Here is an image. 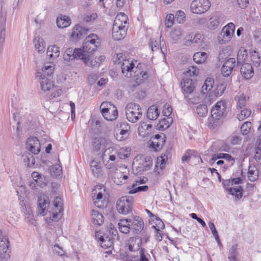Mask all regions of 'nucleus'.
Segmentation results:
<instances>
[{
  "mask_svg": "<svg viewBox=\"0 0 261 261\" xmlns=\"http://www.w3.org/2000/svg\"><path fill=\"white\" fill-rule=\"evenodd\" d=\"M219 24V17L217 16H213L210 18L207 25L209 29L214 30L218 28Z\"/></svg>",
  "mask_w": 261,
  "mask_h": 261,
  "instance_id": "obj_41",
  "label": "nucleus"
},
{
  "mask_svg": "<svg viewBox=\"0 0 261 261\" xmlns=\"http://www.w3.org/2000/svg\"><path fill=\"white\" fill-rule=\"evenodd\" d=\"M111 143V140L102 137L94 138L92 141V146L95 150H102V151L107 146H109Z\"/></svg>",
  "mask_w": 261,
  "mask_h": 261,
  "instance_id": "obj_21",
  "label": "nucleus"
},
{
  "mask_svg": "<svg viewBox=\"0 0 261 261\" xmlns=\"http://www.w3.org/2000/svg\"><path fill=\"white\" fill-rule=\"evenodd\" d=\"M99 44L97 36L94 34H89L86 38L82 48V51L86 53H92L96 49Z\"/></svg>",
  "mask_w": 261,
  "mask_h": 261,
  "instance_id": "obj_10",
  "label": "nucleus"
},
{
  "mask_svg": "<svg viewBox=\"0 0 261 261\" xmlns=\"http://www.w3.org/2000/svg\"><path fill=\"white\" fill-rule=\"evenodd\" d=\"M208 224L210 229H211L212 233L213 235L214 236L216 241L217 242V243L219 245H221V242H220V239H219V236L218 234V232L216 229L214 224L212 222H209Z\"/></svg>",
  "mask_w": 261,
  "mask_h": 261,
  "instance_id": "obj_56",
  "label": "nucleus"
},
{
  "mask_svg": "<svg viewBox=\"0 0 261 261\" xmlns=\"http://www.w3.org/2000/svg\"><path fill=\"white\" fill-rule=\"evenodd\" d=\"M101 113L104 118L109 121H113L117 118L118 111L116 107L110 102H102L100 106Z\"/></svg>",
  "mask_w": 261,
  "mask_h": 261,
  "instance_id": "obj_7",
  "label": "nucleus"
},
{
  "mask_svg": "<svg viewBox=\"0 0 261 261\" xmlns=\"http://www.w3.org/2000/svg\"><path fill=\"white\" fill-rule=\"evenodd\" d=\"M50 172L54 176H60L62 172V167L59 164L54 165L50 168Z\"/></svg>",
  "mask_w": 261,
  "mask_h": 261,
  "instance_id": "obj_51",
  "label": "nucleus"
},
{
  "mask_svg": "<svg viewBox=\"0 0 261 261\" xmlns=\"http://www.w3.org/2000/svg\"><path fill=\"white\" fill-rule=\"evenodd\" d=\"M108 196L106 187L103 185H96L92 191V198L94 205L98 208L104 207Z\"/></svg>",
  "mask_w": 261,
  "mask_h": 261,
  "instance_id": "obj_5",
  "label": "nucleus"
},
{
  "mask_svg": "<svg viewBox=\"0 0 261 261\" xmlns=\"http://www.w3.org/2000/svg\"><path fill=\"white\" fill-rule=\"evenodd\" d=\"M127 178V174L120 171L116 172L114 176V182L117 185L125 183Z\"/></svg>",
  "mask_w": 261,
  "mask_h": 261,
  "instance_id": "obj_36",
  "label": "nucleus"
},
{
  "mask_svg": "<svg viewBox=\"0 0 261 261\" xmlns=\"http://www.w3.org/2000/svg\"><path fill=\"white\" fill-rule=\"evenodd\" d=\"M133 199L129 196H122L116 202V208L119 213L126 215L132 210Z\"/></svg>",
  "mask_w": 261,
  "mask_h": 261,
  "instance_id": "obj_9",
  "label": "nucleus"
},
{
  "mask_svg": "<svg viewBox=\"0 0 261 261\" xmlns=\"http://www.w3.org/2000/svg\"><path fill=\"white\" fill-rule=\"evenodd\" d=\"M113 144L112 143V142L111 141V143L110 144L109 146H107V147L104 149L103 152L102 154V159L105 162L107 160V157L108 158L109 155H111L114 153H116V150L115 149V148L112 146Z\"/></svg>",
  "mask_w": 261,
  "mask_h": 261,
  "instance_id": "obj_43",
  "label": "nucleus"
},
{
  "mask_svg": "<svg viewBox=\"0 0 261 261\" xmlns=\"http://www.w3.org/2000/svg\"><path fill=\"white\" fill-rule=\"evenodd\" d=\"M160 114V111L156 106H150L147 112V117L150 120H155Z\"/></svg>",
  "mask_w": 261,
  "mask_h": 261,
  "instance_id": "obj_34",
  "label": "nucleus"
},
{
  "mask_svg": "<svg viewBox=\"0 0 261 261\" xmlns=\"http://www.w3.org/2000/svg\"><path fill=\"white\" fill-rule=\"evenodd\" d=\"M151 124L145 122L140 123L138 128V134L139 136L144 138L151 133Z\"/></svg>",
  "mask_w": 261,
  "mask_h": 261,
  "instance_id": "obj_29",
  "label": "nucleus"
},
{
  "mask_svg": "<svg viewBox=\"0 0 261 261\" xmlns=\"http://www.w3.org/2000/svg\"><path fill=\"white\" fill-rule=\"evenodd\" d=\"M91 217L93 223L95 226H99L104 222L103 215L97 211L92 210L91 211Z\"/></svg>",
  "mask_w": 261,
  "mask_h": 261,
  "instance_id": "obj_28",
  "label": "nucleus"
},
{
  "mask_svg": "<svg viewBox=\"0 0 261 261\" xmlns=\"http://www.w3.org/2000/svg\"><path fill=\"white\" fill-rule=\"evenodd\" d=\"M223 185L225 189L230 194L234 196L237 199L242 198L243 190L241 186H238L236 188L229 187L230 186H232L230 179L223 180Z\"/></svg>",
  "mask_w": 261,
  "mask_h": 261,
  "instance_id": "obj_13",
  "label": "nucleus"
},
{
  "mask_svg": "<svg viewBox=\"0 0 261 261\" xmlns=\"http://www.w3.org/2000/svg\"><path fill=\"white\" fill-rule=\"evenodd\" d=\"M128 18L124 13L117 14L114 20L112 29V37L115 40L123 39L126 35L128 28Z\"/></svg>",
  "mask_w": 261,
  "mask_h": 261,
  "instance_id": "obj_3",
  "label": "nucleus"
},
{
  "mask_svg": "<svg viewBox=\"0 0 261 261\" xmlns=\"http://www.w3.org/2000/svg\"><path fill=\"white\" fill-rule=\"evenodd\" d=\"M220 159H223L226 160L228 162V163L230 165H232L234 163V160L233 158H232V156L228 154V153H218Z\"/></svg>",
  "mask_w": 261,
  "mask_h": 261,
  "instance_id": "obj_60",
  "label": "nucleus"
},
{
  "mask_svg": "<svg viewBox=\"0 0 261 261\" xmlns=\"http://www.w3.org/2000/svg\"><path fill=\"white\" fill-rule=\"evenodd\" d=\"M14 119L15 121H17V128L18 130L19 127H20L22 125H24V126L27 128H30V124L31 123L30 118H32V117L29 115H24L23 116H20L19 114H14Z\"/></svg>",
  "mask_w": 261,
  "mask_h": 261,
  "instance_id": "obj_23",
  "label": "nucleus"
},
{
  "mask_svg": "<svg viewBox=\"0 0 261 261\" xmlns=\"http://www.w3.org/2000/svg\"><path fill=\"white\" fill-rule=\"evenodd\" d=\"M196 112L200 117H204L207 114L208 110L205 105H199L196 108Z\"/></svg>",
  "mask_w": 261,
  "mask_h": 261,
  "instance_id": "obj_53",
  "label": "nucleus"
},
{
  "mask_svg": "<svg viewBox=\"0 0 261 261\" xmlns=\"http://www.w3.org/2000/svg\"><path fill=\"white\" fill-rule=\"evenodd\" d=\"M25 220L27 222L35 225V221L34 219V215L32 209L29 207H25V211L24 212Z\"/></svg>",
  "mask_w": 261,
  "mask_h": 261,
  "instance_id": "obj_45",
  "label": "nucleus"
},
{
  "mask_svg": "<svg viewBox=\"0 0 261 261\" xmlns=\"http://www.w3.org/2000/svg\"><path fill=\"white\" fill-rule=\"evenodd\" d=\"M173 122L172 118L171 117H166L159 121L156 125L157 129L164 130L167 129Z\"/></svg>",
  "mask_w": 261,
  "mask_h": 261,
  "instance_id": "obj_30",
  "label": "nucleus"
},
{
  "mask_svg": "<svg viewBox=\"0 0 261 261\" xmlns=\"http://www.w3.org/2000/svg\"><path fill=\"white\" fill-rule=\"evenodd\" d=\"M203 35L200 33H196L194 35L189 34L185 37L184 44L186 46L199 44L203 42Z\"/></svg>",
  "mask_w": 261,
  "mask_h": 261,
  "instance_id": "obj_19",
  "label": "nucleus"
},
{
  "mask_svg": "<svg viewBox=\"0 0 261 261\" xmlns=\"http://www.w3.org/2000/svg\"><path fill=\"white\" fill-rule=\"evenodd\" d=\"M131 219H124L120 220L118 223V228L123 233L127 234L130 231Z\"/></svg>",
  "mask_w": 261,
  "mask_h": 261,
  "instance_id": "obj_27",
  "label": "nucleus"
},
{
  "mask_svg": "<svg viewBox=\"0 0 261 261\" xmlns=\"http://www.w3.org/2000/svg\"><path fill=\"white\" fill-rule=\"evenodd\" d=\"M175 17L173 14H169L166 16L165 19V25L167 28H171L173 23Z\"/></svg>",
  "mask_w": 261,
  "mask_h": 261,
  "instance_id": "obj_62",
  "label": "nucleus"
},
{
  "mask_svg": "<svg viewBox=\"0 0 261 261\" xmlns=\"http://www.w3.org/2000/svg\"><path fill=\"white\" fill-rule=\"evenodd\" d=\"M125 115L127 119L130 122H137L142 116L140 106L134 102L127 104L125 107Z\"/></svg>",
  "mask_w": 261,
  "mask_h": 261,
  "instance_id": "obj_6",
  "label": "nucleus"
},
{
  "mask_svg": "<svg viewBox=\"0 0 261 261\" xmlns=\"http://www.w3.org/2000/svg\"><path fill=\"white\" fill-rule=\"evenodd\" d=\"M47 55L50 59H57L60 55L59 47L55 45L49 46L47 49Z\"/></svg>",
  "mask_w": 261,
  "mask_h": 261,
  "instance_id": "obj_33",
  "label": "nucleus"
},
{
  "mask_svg": "<svg viewBox=\"0 0 261 261\" xmlns=\"http://www.w3.org/2000/svg\"><path fill=\"white\" fill-rule=\"evenodd\" d=\"M56 23L59 28H65L70 25L71 20L69 17L61 15L57 17Z\"/></svg>",
  "mask_w": 261,
  "mask_h": 261,
  "instance_id": "obj_32",
  "label": "nucleus"
},
{
  "mask_svg": "<svg viewBox=\"0 0 261 261\" xmlns=\"http://www.w3.org/2000/svg\"><path fill=\"white\" fill-rule=\"evenodd\" d=\"M34 43L35 47L38 53H41L45 51V45L43 39L40 37H36L34 39Z\"/></svg>",
  "mask_w": 261,
  "mask_h": 261,
  "instance_id": "obj_39",
  "label": "nucleus"
},
{
  "mask_svg": "<svg viewBox=\"0 0 261 261\" xmlns=\"http://www.w3.org/2000/svg\"><path fill=\"white\" fill-rule=\"evenodd\" d=\"M211 6L209 0H194L191 4L190 9L193 13L202 14L208 11Z\"/></svg>",
  "mask_w": 261,
  "mask_h": 261,
  "instance_id": "obj_11",
  "label": "nucleus"
},
{
  "mask_svg": "<svg viewBox=\"0 0 261 261\" xmlns=\"http://www.w3.org/2000/svg\"><path fill=\"white\" fill-rule=\"evenodd\" d=\"M237 247V244H233L229 249L228 255L229 261H238L237 258L238 254Z\"/></svg>",
  "mask_w": 261,
  "mask_h": 261,
  "instance_id": "obj_42",
  "label": "nucleus"
},
{
  "mask_svg": "<svg viewBox=\"0 0 261 261\" xmlns=\"http://www.w3.org/2000/svg\"><path fill=\"white\" fill-rule=\"evenodd\" d=\"M234 24L230 22L223 28L217 38V41L220 44H224L229 41L234 35Z\"/></svg>",
  "mask_w": 261,
  "mask_h": 261,
  "instance_id": "obj_8",
  "label": "nucleus"
},
{
  "mask_svg": "<svg viewBox=\"0 0 261 261\" xmlns=\"http://www.w3.org/2000/svg\"><path fill=\"white\" fill-rule=\"evenodd\" d=\"M140 64L136 60H124L121 65L123 74L127 77H133V80L137 85L145 81L148 77V73L140 69Z\"/></svg>",
  "mask_w": 261,
  "mask_h": 261,
  "instance_id": "obj_2",
  "label": "nucleus"
},
{
  "mask_svg": "<svg viewBox=\"0 0 261 261\" xmlns=\"http://www.w3.org/2000/svg\"><path fill=\"white\" fill-rule=\"evenodd\" d=\"M181 85L185 97H188L192 94L195 88L194 82L191 79L186 77L182 79Z\"/></svg>",
  "mask_w": 261,
  "mask_h": 261,
  "instance_id": "obj_17",
  "label": "nucleus"
},
{
  "mask_svg": "<svg viewBox=\"0 0 261 261\" xmlns=\"http://www.w3.org/2000/svg\"><path fill=\"white\" fill-rule=\"evenodd\" d=\"M100 246L104 249H109L113 247V241L108 237H104L99 242Z\"/></svg>",
  "mask_w": 261,
  "mask_h": 261,
  "instance_id": "obj_48",
  "label": "nucleus"
},
{
  "mask_svg": "<svg viewBox=\"0 0 261 261\" xmlns=\"http://www.w3.org/2000/svg\"><path fill=\"white\" fill-rule=\"evenodd\" d=\"M26 148L31 153L37 154L40 151V144L39 140L35 137H31L27 139Z\"/></svg>",
  "mask_w": 261,
  "mask_h": 261,
  "instance_id": "obj_15",
  "label": "nucleus"
},
{
  "mask_svg": "<svg viewBox=\"0 0 261 261\" xmlns=\"http://www.w3.org/2000/svg\"><path fill=\"white\" fill-rule=\"evenodd\" d=\"M248 98L249 97L244 94L236 96L235 100L237 101V108L242 109L245 106Z\"/></svg>",
  "mask_w": 261,
  "mask_h": 261,
  "instance_id": "obj_44",
  "label": "nucleus"
},
{
  "mask_svg": "<svg viewBox=\"0 0 261 261\" xmlns=\"http://www.w3.org/2000/svg\"><path fill=\"white\" fill-rule=\"evenodd\" d=\"M148 189V187L147 186H139L137 187H133L132 186V189L129 191L128 193L133 194L141 191H146Z\"/></svg>",
  "mask_w": 261,
  "mask_h": 261,
  "instance_id": "obj_61",
  "label": "nucleus"
},
{
  "mask_svg": "<svg viewBox=\"0 0 261 261\" xmlns=\"http://www.w3.org/2000/svg\"><path fill=\"white\" fill-rule=\"evenodd\" d=\"M236 65V60L233 58H229L222 65L221 71L224 77H229Z\"/></svg>",
  "mask_w": 261,
  "mask_h": 261,
  "instance_id": "obj_18",
  "label": "nucleus"
},
{
  "mask_svg": "<svg viewBox=\"0 0 261 261\" xmlns=\"http://www.w3.org/2000/svg\"><path fill=\"white\" fill-rule=\"evenodd\" d=\"M63 200L60 197H56L53 202V207L50 208V200L48 196L40 195L38 198L37 213L38 215L45 216V221L48 225L57 222L61 217L63 211Z\"/></svg>",
  "mask_w": 261,
  "mask_h": 261,
  "instance_id": "obj_1",
  "label": "nucleus"
},
{
  "mask_svg": "<svg viewBox=\"0 0 261 261\" xmlns=\"http://www.w3.org/2000/svg\"><path fill=\"white\" fill-rule=\"evenodd\" d=\"M258 177V171L255 166L250 165L248 171V178L251 181H254Z\"/></svg>",
  "mask_w": 261,
  "mask_h": 261,
  "instance_id": "obj_37",
  "label": "nucleus"
},
{
  "mask_svg": "<svg viewBox=\"0 0 261 261\" xmlns=\"http://www.w3.org/2000/svg\"><path fill=\"white\" fill-rule=\"evenodd\" d=\"M207 54L205 52H197L193 55V60L198 64H201L206 61Z\"/></svg>",
  "mask_w": 261,
  "mask_h": 261,
  "instance_id": "obj_40",
  "label": "nucleus"
},
{
  "mask_svg": "<svg viewBox=\"0 0 261 261\" xmlns=\"http://www.w3.org/2000/svg\"><path fill=\"white\" fill-rule=\"evenodd\" d=\"M240 72L242 75L245 79H250L254 75V71L252 66L250 63H244L240 69Z\"/></svg>",
  "mask_w": 261,
  "mask_h": 261,
  "instance_id": "obj_26",
  "label": "nucleus"
},
{
  "mask_svg": "<svg viewBox=\"0 0 261 261\" xmlns=\"http://www.w3.org/2000/svg\"><path fill=\"white\" fill-rule=\"evenodd\" d=\"M159 224L156 226H152V227L155 230V239L158 241H161L162 240L163 237L162 236L161 231L160 229H162L164 227V224L162 221L159 220Z\"/></svg>",
  "mask_w": 261,
  "mask_h": 261,
  "instance_id": "obj_46",
  "label": "nucleus"
},
{
  "mask_svg": "<svg viewBox=\"0 0 261 261\" xmlns=\"http://www.w3.org/2000/svg\"><path fill=\"white\" fill-rule=\"evenodd\" d=\"M198 73V69L194 66H190L183 73L185 76H196Z\"/></svg>",
  "mask_w": 261,
  "mask_h": 261,
  "instance_id": "obj_50",
  "label": "nucleus"
},
{
  "mask_svg": "<svg viewBox=\"0 0 261 261\" xmlns=\"http://www.w3.org/2000/svg\"><path fill=\"white\" fill-rule=\"evenodd\" d=\"M247 57V50L243 48L240 49L237 55V63L238 64L243 63L246 60Z\"/></svg>",
  "mask_w": 261,
  "mask_h": 261,
  "instance_id": "obj_49",
  "label": "nucleus"
},
{
  "mask_svg": "<svg viewBox=\"0 0 261 261\" xmlns=\"http://www.w3.org/2000/svg\"><path fill=\"white\" fill-rule=\"evenodd\" d=\"M88 31L87 29L80 25H76L72 30L71 37L73 40L77 41L86 35Z\"/></svg>",
  "mask_w": 261,
  "mask_h": 261,
  "instance_id": "obj_24",
  "label": "nucleus"
},
{
  "mask_svg": "<svg viewBox=\"0 0 261 261\" xmlns=\"http://www.w3.org/2000/svg\"><path fill=\"white\" fill-rule=\"evenodd\" d=\"M182 35V32L180 29H176L170 33V37L174 41H178L180 39Z\"/></svg>",
  "mask_w": 261,
  "mask_h": 261,
  "instance_id": "obj_57",
  "label": "nucleus"
},
{
  "mask_svg": "<svg viewBox=\"0 0 261 261\" xmlns=\"http://www.w3.org/2000/svg\"><path fill=\"white\" fill-rule=\"evenodd\" d=\"M37 78L40 83L41 89L44 91L51 90L50 95L51 98H55L61 95L62 89L59 87L54 86L53 82L48 77L44 76L42 73H37Z\"/></svg>",
  "mask_w": 261,
  "mask_h": 261,
  "instance_id": "obj_4",
  "label": "nucleus"
},
{
  "mask_svg": "<svg viewBox=\"0 0 261 261\" xmlns=\"http://www.w3.org/2000/svg\"><path fill=\"white\" fill-rule=\"evenodd\" d=\"M90 167L93 174L98 176L102 172V167L100 163L93 160L90 163Z\"/></svg>",
  "mask_w": 261,
  "mask_h": 261,
  "instance_id": "obj_35",
  "label": "nucleus"
},
{
  "mask_svg": "<svg viewBox=\"0 0 261 261\" xmlns=\"http://www.w3.org/2000/svg\"><path fill=\"white\" fill-rule=\"evenodd\" d=\"M175 19L178 23H183L185 21V14L181 10L177 11Z\"/></svg>",
  "mask_w": 261,
  "mask_h": 261,
  "instance_id": "obj_59",
  "label": "nucleus"
},
{
  "mask_svg": "<svg viewBox=\"0 0 261 261\" xmlns=\"http://www.w3.org/2000/svg\"><path fill=\"white\" fill-rule=\"evenodd\" d=\"M214 84V80L213 78H206L203 86L201 87V92L203 94H205L210 91L212 89Z\"/></svg>",
  "mask_w": 261,
  "mask_h": 261,
  "instance_id": "obj_38",
  "label": "nucleus"
},
{
  "mask_svg": "<svg viewBox=\"0 0 261 261\" xmlns=\"http://www.w3.org/2000/svg\"><path fill=\"white\" fill-rule=\"evenodd\" d=\"M92 53L84 52V55H86L85 59H82V60L85 63L86 65L91 67H98L99 65V62L97 58H91V54Z\"/></svg>",
  "mask_w": 261,
  "mask_h": 261,
  "instance_id": "obj_31",
  "label": "nucleus"
},
{
  "mask_svg": "<svg viewBox=\"0 0 261 261\" xmlns=\"http://www.w3.org/2000/svg\"><path fill=\"white\" fill-rule=\"evenodd\" d=\"M251 127V123L250 122L247 121L244 123L241 127V132L243 135H247Z\"/></svg>",
  "mask_w": 261,
  "mask_h": 261,
  "instance_id": "obj_58",
  "label": "nucleus"
},
{
  "mask_svg": "<svg viewBox=\"0 0 261 261\" xmlns=\"http://www.w3.org/2000/svg\"><path fill=\"white\" fill-rule=\"evenodd\" d=\"M84 51H82V49L68 48L67 49L63 55V59L66 62H69L75 58L85 59L86 55H84Z\"/></svg>",
  "mask_w": 261,
  "mask_h": 261,
  "instance_id": "obj_12",
  "label": "nucleus"
},
{
  "mask_svg": "<svg viewBox=\"0 0 261 261\" xmlns=\"http://www.w3.org/2000/svg\"><path fill=\"white\" fill-rule=\"evenodd\" d=\"M129 135V132L125 130L120 129V131L118 133H116L115 135V138L117 140L119 141H122L127 138Z\"/></svg>",
  "mask_w": 261,
  "mask_h": 261,
  "instance_id": "obj_54",
  "label": "nucleus"
},
{
  "mask_svg": "<svg viewBox=\"0 0 261 261\" xmlns=\"http://www.w3.org/2000/svg\"><path fill=\"white\" fill-rule=\"evenodd\" d=\"M251 60L254 66L258 67L260 65V56L258 53H257L256 51L254 50L253 52H252Z\"/></svg>",
  "mask_w": 261,
  "mask_h": 261,
  "instance_id": "obj_55",
  "label": "nucleus"
},
{
  "mask_svg": "<svg viewBox=\"0 0 261 261\" xmlns=\"http://www.w3.org/2000/svg\"><path fill=\"white\" fill-rule=\"evenodd\" d=\"M116 153H114V154L109 155V156L107 157V160L108 162V163L106 164V166L107 168L109 169H111L113 165V163L116 160Z\"/></svg>",
  "mask_w": 261,
  "mask_h": 261,
  "instance_id": "obj_63",
  "label": "nucleus"
},
{
  "mask_svg": "<svg viewBox=\"0 0 261 261\" xmlns=\"http://www.w3.org/2000/svg\"><path fill=\"white\" fill-rule=\"evenodd\" d=\"M6 20L7 12L2 9L0 12V47L1 48L3 47L5 41Z\"/></svg>",
  "mask_w": 261,
  "mask_h": 261,
  "instance_id": "obj_14",
  "label": "nucleus"
},
{
  "mask_svg": "<svg viewBox=\"0 0 261 261\" xmlns=\"http://www.w3.org/2000/svg\"><path fill=\"white\" fill-rule=\"evenodd\" d=\"M165 142L164 136L155 135L153 136L150 140V147L155 151L161 149Z\"/></svg>",
  "mask_w": 261,
  "mask_h": 261,
  "instance_id": "obj_22",
  "label": "nucleus"
},
{
  "mask_svg": "<svg viewBox=\"0 0 261 261\" xmlns=\"http://www.w3.org/2000/svg\"><path fill=\"white\" fill-rule=\"evenodd\" d=\"M142 239L136 237L130 238L127 243V249L131 252L140 250Z\"/></svg>",
  "mask_w": 261,
  "mask_h": 261,
  "instance_id": "obj_25",
  "label": "nucleus"
},
{
  "mask_svg": "<svg viewBox=\"0 0 261 261\" xmlns=\"http://www.w3.org/2000/svg\"><path fill=\"white\" fill-rule=\"evenodd\" d=\"M118 154L120 159H124V158L128 157L129 154V151L127 148L122 147L120 148Z\"/></svg>",
  "mask_w": 261,
  "mask_h": 261,
  "instance_id": "obj_64",
  "label": "nucleus"
},
{
  "mask_svg": "<svg viewBox=\"0 0 261 261\" xmlns=\"http://www.w3.org/2000/svg\"><path fill=\"white\" fill-rule=\"evenodd\" d=\"M226 106L224 101H218L211 111L212 116L216 119H219L226 111Z\"/></svg>",
  "mask_w": 261,
  "mask_h": 261,
  "instance_id": "obj_16",
  "label": "nucleus"
},
{
  "mask_svg": "<svg viewBox=\"0 0 261 261\" xmlns=\"http://www.w3.org/2000/svg\"><path fill=\"white\" fill-rule=\"evenodd\" d=\"M251 114V111L250 109H244L240 111V113L237 115V118L239 120L241 121L248 117Z\"/></svg>",
  "mask_w": 261,
  "mask_h": 261,
  "instance_id": "obj_52",
  "label": "nucleus"
},
{
  "mask_svg": "<svg viewBox=\"0 0 261 261\" xmlns=\"http://www.w3.org/2000/svg\"><path fill=\"white\" fill-rule=\"evenodd\" d=\"M54 70V67L53 65L49 64L44 65L41 71H38L37 73H42L44 76L49 77L53 73Z\"/></svg>",
  "mask_w": 261,
  "mask_h": 261,
  "instance_id": "obj_47",
  "label": "nucleus"
},
{
  "mask_svg": "<svg viewBox=\"0 0 261 261\" xmlns=\"http://www.w3.org/2000/svg\"><path fill=\"white\" fill-rule=\"evenodd\" d=\"M144 224L143 219L138 216L133 217L131 219L130 230L135 233H139L143 229Z\"/></svg>",
  "mask_w": 261,
  "mask_h": 261,
  "instance_id": "obj_20",
  "label": "nucleus"
}]
</instances>
